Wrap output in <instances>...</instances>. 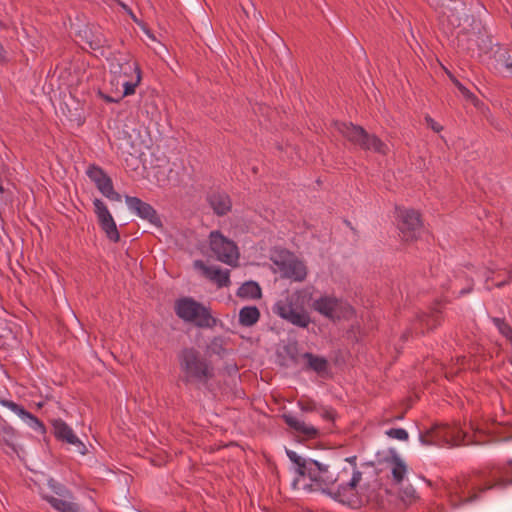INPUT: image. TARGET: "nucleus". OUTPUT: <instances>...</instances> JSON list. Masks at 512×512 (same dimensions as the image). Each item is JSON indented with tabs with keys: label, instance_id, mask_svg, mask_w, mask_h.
Listing matches in <instances>:
<instances>
[{
	"label": "nucleus",
	"instance_id": "f257e3e1",
	"mask_svg": "<svg viewBox=\"0 0 512 512\" xmlns=\"http://www.w3.org/2000/svg\"><path fill=\"white\" fill-rule=\"evenodd\" d=\"M345 462L348 466L334 473L330 471L329 465L311 460V467L307 473L312 482L310 488L328 493L336 501L353 509L365 505L383 508L384 501L380 491L363 482V473L356 466V457L346 458Z\"/></svg>",
	"mask_w": 512,
	"mask_h": 512
},
{
	"label": "nucleus",
	"instance_id": "f03ea898",
	"mask_svg": "<svg viewBox=\"0 0 512 512\" xmlns=\"http://www.w3.org/2000/svg\"><path fill=\"white\" fill-rule=\"evenodd\" d=\"M312 288L306 287L293 293H286L276 301L272 311L282 319L300 328H306L311 322L305 305L312 300Z\"/></svg>",
	"mask_w": 512,
	"mask_h": 512
},
{
	"label": "nucleus",
	"instance_id": "7ed1b4c3",
	"mask_svg": "<svg viewBox=\"0 0 512 512\" xmlns=\"http://www.w3.org/2000/svg\"><path fill=\"white\" fill-rule=\"evenodd\" d=\"M180 379L185 384H206L214 375L213 367L195 348H184L178 354Z\"/></svg>",
	"mask_w": 512,
	"mask_h": 512
},
{
	"label": "nucleus",
	"instance_id": "20e7f679",
	"mask_svg": "<svg viewBox=\"0 0 512 512\" xmlns=\"http://www.w3.org/2000/svg\"><path fill=\"white\" fill-rule=\"evenodd\" d=\"M109 70L113 76L124 79L121 83L123 92L119 94L120 98L135 93L136 87L141 82V71L129 53H113L109 58Z\"/></svg>",
	"mask_w": 512,
	"mask_h": 512
},
{
	"label": "nucleus",
	"instance_id": "39448f33",
	"mask_svg": "<svg viewBox=\"0 0 512 512\" xmlns=\"http://www.w3.org/2000/svg\"><path fill=\"white\" fill-rule=\"evenodd\" d=\"M176 315L185 322L192 323L199 328H212L216 319L209 309L191 297H183L175 302Z\"/></svg>",
	"mask_w": 512,
	"mask_h": 512
},
{
	"label": "nucleus",
	"instance_id": "423d86ee",
	"mask_svg": "<svg viewBox=\"0 0 512 512\" xmlns=\"http://www.w3.org/2000/svg\"><path fill=\"white\" fill-rule=\"evenodd\" d=\"M336 129L347 140L365 150H372L376 153L386 155L389 151L387 144L377 136L368 134L361 126L352 123L335 122Z\"/></svg>",
	"mask_w": 512,
	"mask_h": 512
},
{
	"label": "nucleus",
	"instance_id": "0eeeda50",
	"mask_svg": "<svg viewBox=\"0 0 512 512\" xmlns=\"http://www.w3.org/2000/svg\"><path fill=\"white\" fill-rule=\"evenodd\" d=\"M210 248L216 258L230 266H236L239 252L236 244L224 237L219 231H212L209 235Z\"/></svg>",
	"mask_w": 512,
	"mask_h": 512
},
{
	"label": "nucleus",
	"instance_id": "6e6552de",
	"mask_svg": "<svg viewBox=\"0 0 512 512\" xmlns=\"http://www.w3.org/2000/svg\"><path fill=\"white\" fill-rule=\"evenodd\" d=\"M312 307L315 311L333 321L342 317H346L352 313V308L350 305L335 297L327 295L315 300L312 304Z\"/></svg>",
	"mask_w": 512,
	"mask_h": 512
},
{
	"label": "nucleus",
	"instance_id": "1a4fd4ad",
	"mask_svg": "<svg viewBox=\"0 0 512 512\" xmlns=\"http://www.w3.org/2000/svg\"><path fill=\"white\" fill-rule=\"evenodd\" d=\"M398 227L404 241L415 240L422 229L419 212L414 209H400L398 211Z\"/></svg>",
	"mask_w": 512,
	"mask_h": 512
},
{
	"label": "nucleus",
	"instance_id": "9d476101",
	"mask_svg": "<svg viewBox=\"0 0 512 512\" xmlns=\"http://www.w3.org/2000/svg\"><path fill=\"white\" fill-rule=\"evenodd\" d=\"M87 175L93 181L97 189L109 200L121 202V195L114 190L112 179L99 166L90 165L87 169Z\"/></svg>",
	"mask_w": 512,
	"mask_h": 512
},
{
	"label": "nucleus",
	"instance_id": "9b49d317",
	"mask_svg": "<svg viewBox=\"0 0 512 512\" xmlns=\"http://www.w3.org/2000/svg\"><path fill=\"white\" fill-rule=\"evenodd\" d=\"M433 429L436 434V439L438 440V446L442 445H450V446H459V445H469L471 442L466 441L467 435L463 433L461 428L458 426H450L447 424L443 425H434Z\"/></svg>",
	"mask_w": 512,
	"mask_h": 512
},
{
	"label": "nucleus",
	"instance_id": "f8f14e48",
	"mask_svg": "<svg viewBox=\"0 0 512 512\" xmlns=\"http://www.w3.org/2000/svg\"><path fill=\"white\" fill-rule=\"evenodd\" d=\"M93 204L100 227L111 241L118 242L120 235L116 223L107 206L100 199H95Z\"/></svg>",
	"mask_w": 512,
	"mask_h": 512
},
{
	"label": "nucleus",
	"instance_id": "ddd939ff",
	"mask_svg": "<svg viewBox=\"0 0 512 512\" xmlns=\"http://www.w3.org/2000/svg\"><path fill=\"white\" fill-rule=\"evenodd\" d=\"M125 201L128 208L133 213H135L142 219L147 220L149 223L156 227L162 226L160 217L158 216L156 210L149 203L142 201L138 197L132 196H126Z\"/></svg>",
	"mask_w": 512,
	"mask_h": 512
},
{
	"label": "nucleus",
	"instance_id": "4468645a",
	"mask_svg": "<svg viewBox=\"0 0 512 512\" xmlns=\"http://www.w3.org/2000/svg\"><path fill=\"white\" fill-rule=\"evenodd\" d=\"M473 24V31L469 33L466 48L469 50L473 49V44H475L481 52L493 54L496 49V44H493L491 36H489L486 31H481L480 23L473 21Z\"/></svg>",
	"mask_w": 512,
	"mask_h": 512
},
{
	"label": "nucleus",
	"instance_id": "2eb2a0df",
	"mask_svg": "<svg viewBox=\"0 0 512 512\" xmlns=\"http://www.w3.org/2000/svg\"><path fill=\"white\" fill-rule=\"evenodd\" d=\"M53 433L55 437L63 442L76 446L81 454H85L86 446L74 434L72 428L61 419L52 420Z\"/></svg>",
	"mask_w": 512,
	"mask_h": 512
},
{
	"label": "nucleus",
	"instance_id": "dca6fc26",
	"mask_svg": "<svg viewBox=\"0 0 512 512\" xmlns=\"http://www.w3.org/2000/svg\"><path fill=\"white\" fill-rule=\"evenodd\" d=\"M194 267L201 270L203 275L216 283L218 287H226L230 284L229 271L222 270L217 266H207L201 260L194 261Z\"/></svg>",
	"mask_w": 512,
	"mask_h": 512
},
{
	"label": "nucleus",
	"instance_id": "f3484780",
	"mask_svg": "<svg viewBox=\"0 0 512 512\" xmlns=\"http://www.w3.org/2000/svg\"><path fill=\"white\" fill-rule=\"evenodd\" d=\"M467 487L468 483L465 480H458L456 483L450 484L447 487L450 503L454 507H459L463 504L474 502L479 498V494L477 492L472 493L468 497H463L464 490Z\"/></svg>",
	"mask_w": 512,
	"mask_h": 512
},
{
	"label": "nucleus",
	"instance_id": "a211bd4d",
	"mask_svg": "<svg viewBox=\"0 0 512 512\" xmlns=\"http://www.w3.org/2000/svg\"><path fill=\"white\" fill-rule=\"evenodd\" d=\"M279 272L283 278L302 282L307 276V267L304 262L294 256Z\"/></svg>",
	"mask_w": 512,
	"mask_h": 512
},
{
	"label": "nucleus",
	"instance_id": "6ab92c4d",
	"mask_svg": "<svg viewBox=\"0 0 512 512\" xmlns=\"http://www.w3.org/2000/svg\"><path fill=\"white\" fill-rule=\"evenodd\" d=\"M440 324V310L434 308L430 314H422L413 323L412 330L416 334H424L425 330H432Z\"/></svg>",
	"mask_w": 512,
	"mask_h": 512
},
{
	"label": "nucleus",
	"instance_id": "aec40b11",
	"mask_svg": "<svg viewBox=\"0 0 512 512\" xmlns=\"http://www.w3.org/2000/svg\"><path fill=\"white\" fill-rule=\"evenodd\" d=\"M283 419L290 428L306 439H315L319 435L318 430L314 426L308 425L294 416L284 414Z\"/></svg>",
	"mask_w": 512,
	"mask_h": 512
},
{
	"label": "nucleus",
	"instance_id": "412c9836",
	"mask_svg": "<svg viewBox=\"0 0 512 512\" xmlns=\"http://www.w3.org/2000/svg\"><path fill=\"white\" fill-rule=\"evenodd\" d=\"M495 47L496 49L492 54L495 61V68H505L509 74H512V56L509 51L500 47L498 44H496Z\"/></svg>",
	"mask_w": 512,
	"mask_h": 512
},
{
	"label": "nucleus",
	"instance_id": "4be33fe9",
	"mask_svg": "<svg viewBox=\"0 0 512 512\" xmlns=\"http://www.w3.org/2000/svg\"><path fill=\"white\" fill-rule=\"evenodd\" d=\"M443 16L447 18L450 25L455 28L461 26V16H465V21L469 20L466 14V8L463 3H458L453 8H449L447 11H443Z\"/></svg>",
	"mask_w": 512,
	"mask_h": 512
},
{
	"label": "nucleus",
	"instance_id": "5701e85b",
	"mask_svg": "<svg viewBox=\"0 0 512 512\" xmlns=\"http://www.w3.org/2000/svg\"><path fill=\"white\" fill-rule=\"evenodd\" d=\"M209 202L217 215H225L231 209V200L225 194H213L209 198Z\"/></svg>",
	"mask_w": 512,
	"mask_h": 512
},
{
	"label": "nucleus",
	"instance_id": "b1692460",
	"mask_svg": "<svg viewBox=\"0 0 512 512\" xmlns=\"http://www.w3.org/2000/svg\"><path fill=\"white\" fill-rule=\"evenodd\" d=\"M303 358L306 360V368L323 374L328 370V361L324 357L314 355L312 353H304Z\"/></svg>",
	"mask_w": 512,
	"mask_h": 512
},
{
	"label": "nucleus",
	"instance_id": "393cba45",
	"mask_svg": "<svg viewBox=\"0 0 512 512\" xmlns=\"http://www.w3.org/2000/svg\"><path fill=\"white\" fill-rule=\"evenodd\" d=\"M260 311L256 306L243 307L239 312V322L241 325L250 327L258 322Z\"/></svg>",
	"mask_w": 512,
	"mask_h": 512
},
{
	"label": "nucleus",
	"instance_id": "a878e982",
	"mask_svg": "<svg viewBox=\"0 0 512 512\" xmlns=\"http://www.w3.org/2000/svg\"><path fill=\"white\" fill-rule=\"evenodd\" d=\"M407 473V466L404 461L397 455L391 460V474L393 482L401 485Z\"/></svg>",
	"mask_w": 512,
	"mask_h": 512
},
{
	"label": "nucleus",
	"instance_id": "bb28decb",
	"mask_svg": "<svg viewBox=\"0 0 512 512\" xmlns=\"http://www.w3.org/2000/svg\"><path fill=\"white\" fill-rule=\"evenodd\" d=\"M45 499L50 505L59 512H79V506L69 501L68 498H56L54 496H46Z\"/></svg>",
	"mask_w": 512,
	"mask_h": 512
},
{
	"label": "nucleus",
	"instance_id": "cd10ccee",
	"mask_svg": "<svg viewBox=\"0 0 512 512\" xmlns=\"http://www.w3.org/2000/svg\"><path fill=\"white\" fill-rule=\"evenodd\" d=\"M295 255L283 248H274L270 253V260L277 266L278 270L282 268L291 260Z\"/></svg>",
	"mask_w": 512,
	"mask_h": 512
},
{
	"label": "nucleus",
	"instance_id": "c85d7f7f",
	"mask_svg": "<svg viewBox=\"0 0 512 512\" xmlns=\"http://www.w3.org/2000/svg\"><path fill=\"white\" fill-rule=\"evenodd\" d=\"M16 432L6 422L0 425V442L4 443L16 452Z\"/></svg>",
	"mask_w": 512,
	"mask_h": 512
},
{
	"label": "nucleus",
	"instance_id": "c756f323",
	"mask_svg": "<svg viewBox=\"0 0 512 512\" xmlns=\"http://www.w3.org/2000/svg\"><path fill=\"white\" fill-rule=\"evenodd\" d=\"M237 295L241 298L257 299L261 297V288L256 282L248 281L238 289Z\"/></svg>",
	"mask_w": 512,
	"mask_h": 512
},
{
	"label": "nucleus",
	"instance_id": "7c9ffc66",
	"mask_svg": "<svg viewBox=\"0 0 512 512\" xmlns=\"http://www.w3.org/2000/svg\"><path fill=\"white\" fill-rule=\"evenodd\" d=\"M287 456L294 464H296V471L299 474V476H307L308 470L311 467V460L306 461L305 459L297 455L296 452L291 450H287Z\"/></svg>",
	"mask_w": 512,
	"mask_h": 512
},
{
	"label": "nucleus",
	"instance_id": "2f4dec72",
	"mask_svg": "<svg viewBox=\"0 0 512 512\" xmlns=\"http://www.w3.org/2000/svg\"><path fill=\"white\" fill-rule=\"evenodd\" d=\"M226 345L227 341L223 337H214L207 346V351L211 355L223 357L226 354Z\"/></svg>",
	"mask_w": 512,
	"mask_h": 512
},
{
	"label": "nucleus",
	"instance_id": "473e14b6",
	"mask_svg": "<svg viewBox=\"0 0 512 512\" xmlns=\"http://www.w3.org/2000/svg\"><path fill=\"white\" fill-rule=\"evenodd\" d=\"M399 498L407 505H410L418 500V495L414 487L410 484L401 486L399 490Z\"/></svg>",
	"mask_w": 512,
	"mask_h": 512
},
{
	"label": "nucleus",
	"instance_id": "72a5a7b5",
	"mask_svg": "<svg viewBox=\"0 0 512 512\" xmlns=\"http://www.w3.org/2000/svg\"><path fill=\"white\" fill-rule=\"evenodd\" d=\"M123 82H124V79L113 76V78L110 81V84L113 88V92H114L115 96L112 97V96L105 95L104 99L107 102H119L120 100L123 99V98L119 97V94H121L123 92V87L121 86V83H123Z\"/></svg>",
	"mask_w": 512,
	"mask_h": 512
},
{
	"label": "nucleus",
	"instance_id": "f704fd0d",
	"mask_svg": "<svg viewBox=\"0 0 512 512\" xmlns=\"http://www.w3.org/2000/svg\"><path fill=\"white\" fill-rule=\"evenodd\" d=\"M419 440L423 445H426V446H432V445L438 446V440L436 439V434H435L433 427H431L430 429H428L425 432H421L419 435Z\"/></svg>",
	"mask_w": 512,
	"mask_h": 512
},
{
	"label": "nucleus",
	"instance_id": "c9c22d12",
	"mask_svg": "<svg viewBox=\"0 0 512 512\" xmlns=\"http://www.w3.org/2000/svg\"><path fill=\"white\" fill-rule=\"evenodd\" d=\"M493 323L499 332L512 343V327L500 318H493Z\"/></svg>",
	"mask_w": 512,
	"mask_h": 512
},
{
	"label": "nucleus",
	"instance_id": "e433bc0d",
	"mask_svg": "<svg viewBox=\"0 0 512 512\" xmlns=\"http://www.w3.org/2000/svg\"><path fill=\"white\" fill-rule=\"evenodd\" d=\"M0 404L9 408L11 411L19 415L21 418H23L24 415H28V411H26L22 406L18 405L13 401L0 398Z\"/></svg>",
	"mask_w": 512,
	"mask_h": 512
},
{
	"label": "nucleus",
	"instance_id": "4c0bfd02",
	"mask_svg": "<svg viewBox=\"0 0 512 512\" xmlns=\"http://www.w3.org/2000/svg\"><path fill=\"white\" fill-rule=\"evenodd\" d=\"M454 85L458 88V90L460 91V93L463 95V97L472 102L475 106L478 105V99L477 97L471 92L469 91L465 86H463L458 80H454Z\"/></svg>",
	"mask_w": 512,
	"mask_h": 512
},
{
	"label": "nucleus",
	"instance_id": "58836bf2",
	"mask_svg": "<svg viewBox=\"0 0 512 512\" xmlns=\"http://www.w3.org/2000/svg\"><path fill=\"white\" fill-rule=\"evenodd\" d=\"M510 484H512V479H510V480H506V479L500 478V479H498V480H497L495 483H493V484H488V485H486V486L479 487V488H478V492H479V493H483V492H485V491H487V490H490V489H492V488H494V487L505 488L506 486H508V485H510Z\"/></svg>",
	"mask_w": 512,
	"mask_h": 512
},
{
	"label": "nucleus",
	"instance_id": "ea45409f",
	"mask_svg": "<svg viewBox=\"0 0 512 512\" xmlns=\"http://www.w3.org/2000/svg\"><path fill=\"white\" fill-rule=\"evenodd\" d=\"M386 434L398 440L406 441L408 439V433L405 429L402 428H392L386 432Z\"/></svg>",
	"mask_w": 512,
	"mask_h": 512
},
{
	"label": "nucleus",
	"instance_id": "a19ab883",
	"mask_svg": "<svg viewBox=\"0 0 512 512\" xmlns=\"http://www.w3.org/2000/svg\"><path fill=\"white\" fill-rule=\"evenodd\" d=\"M23 419H29L30 420V425L35 429V430H38L40 431L41 433H44L45 432V427L44 425L39 421L38 418H36L35 416H33L31 413L28 412V415H24L23 416Z\"/></svg>",
	"mask_w": 512,
	"mask_h": 512
},
{
	"label": "nucleus",
	"instance_id": "79ce46f5",
	"mask_svg": "<svg viewBox=\"0 0 512 512\" xmlns=\"http://www.w3.org/2000/svg\"><path fill=\"white\" fill-rule=\"evenodd\" d=\"M50 486L53 488L55 493L62 498H70V493L64 486L55 483L53 480L50 481Z\"/></svg>",
	"mask_w": 512,
	"mask_h": 512
},
{
	"label": "nucleus",
	"instance_id": "37998d69",
	"mask_svg": "<svg viewBox=\"0 0 512 512\" xmlns=\"http://www.w3.org/2000/svg\"><path fill=\"white\" fill-rule=\"evenodd\" d=\"M300 408L302 411L310 412L316 410V404L313 401H300Z\"/></svg>",
	"mask_w": 512,
	"mask_h": 512
},
{
	"label": "nucleus",
	"instance_id": "c03bdc74",
	"mask_svg": "<svg viewBox=\"0 0 512 512\" xmlns=\"http://www.w3.org/2000/svg\"><path fill=\"white\" fill-rule=\"evenodd\" d=\"M427 125L435 132H440L443 128L437 122H435L430 116L425 117Z\"/></svg>",
	"mask_w": 512,
	"mask_h": 512
},
{
	"label": "nucleus",
	"instance_id": "a18cd8bd",
	"mask_svg": "<svg viewBox=\"0 0 512 512\" xmlns=\"http://www.w3.org/2000/svg\"><path fill=\"white\" fill-rule=\"evenodd\" d=\"M116 2L118 3V5H120L130 15V17L132 18V20L134 22L138 23V19L136 18V16L132 12V10L125 3H123L120 0H116Z\"/></svg>",
	"mask_w": 512,
	"mask_h": 512
},
{
	"label": "nucleus",
	"instance_id": "49530a36",
	"mask_svg": "<svg viewBox=\"0 0 512 512\" xmlns=\"http://www.w3.org/2000/svg\"><path fill=\"white\" fill-rule=\"evenodd\" d=\"M500 473L504 475L512 474V460L508 462L507 467H503L500 469Z\"/></svg>",
	"mask_w": 512,
	"mask_h": 512
},
{
	"label": "nucleus",
	"instance_id": "de8ad7c7",
	"mask_svg": "<svg viewBox=\"0 0 512 512\" xmlns=\"http://www.w3.org/2000/svg\"><path fill=\"white\" fill-rule=\"evenodd\" d=\"M322 417L324 419L329 420V421H333L334 420V413L331 410H324L323 413H322Z\"/></svg>",
	"mask_w": 512,
	"mask_h": 512
},
{
	"label": "nucleus",
	"instance_id": "09e8293b",
	"mask_svg": "<svg viewBox=\"0 0 512 512\" xmlns=\"http://www.w3.org/2000/svg\"><path fill=\"white\" fill-rule=\"evenodd\" d=\"M463 30H465V28ZM465 35H466V33L464 31H461L457 35L459 43H462L463 45H464V42H465Z\"/></svg>",
	"mask_w": 512,
	"mask_h": 512
},
{
	"label": "nucleus",
	"instance_id": "8fccbe9b",
	"mask_svg": "<svg viewBox=\"0 0 512 512\" xmlns=\"http://www.w3.org/2000/svg\"><path fill=\"white\" fill-rule=\"evenodd\" d=\"M507 283H508V281H506V280L500 281V282L496 283V287L501 288L504 285H506Z\"/></svg>",
	"mask_w": 512,
	"mask_h": 512
},
{
	"label": "nucleus",
	"instance_id": "3c124183",
	"mask_svg": "<svg viewBox=\"0 0 512 512\" xmlns=\"http://www.w3.org/2000/svg\"><path fill=\"white\" fill-rule=\"evenodd\" d=\"M472 289V286L470 285L467 289H461L459 291L460 294H465V293H469Z\"/></svg>",
	"mask_w": 512,
	"mask_h": 512
},
{
	"label": "nucleus",
	"instance_id": "603ef678",
	"mask_svg": "<svg viewBox=\"0 0 512 512\" xmlns=\"http://www.w3.org/2000/svg\"><path fill=\"white\" fill-rule=\"evenodd\" d=\"M449 78L454 83V80H457L451 73H448Z\"/></svg>",
	"mask_w": 512,
	"mask_h": 512
},
{
	"label": "nucleus",
	"instance_id": "864d4df0",
	"mask_svg": "<svg viewBox=\"0 0 512 512\" xmlns=\"http://www.w3.org/2000/svg\"><path fill=\"white\" fill-rule=\"evenodd\" d=\"M449 78L454 83V80H457L451 73H448Z\"/></svg>",
	"mask_w": 512,
	"mask_h": 512
},
{
	"label": "nucleus",
	"instance_id": "5fc2aeb1",
	"mask_svg": "<svg viewBox=\"0 0 512 512\" xmlns=\"http://www.w3.org/2000/svg\"><path fill=\"white\" fill-rule=\"evenodd\" d=\"M465 359H466V357L462 356V357L458 358V361H461V364H464Z\"/></svg>",
	"mask_w": 512,
	"mask_h": 512
},
{
	"label": "nucleus",
	"instance_id": "6e6d98bb",
	"mask_svg": "<svg viewBox=\"0 0 512 512\" xmlns=\"http://www.w3.org/2000/svg\"><path fill=\"white\" fill-rule=\"evenodd\" d=\"M510 437H503V438H500L499 440H508Z\"/></svg>",
	"mask_w": 512,
	"mask_h": 512
},
{
	"label": "nucleus",
	"instance_id": "4d7b16f0",
	"mask_svg": "<svg viewBox=\"0 0 512 512\" xmlns=\"http://www.w3.org/2000/svg\"><path fill=\"white\" fill-rule=\"evenodd\" d=\"M4 191L3 187L0 185V192L2 193Z\"/></svg>",
	"mask_w": 512,
	"mask_h": 512
},
{
	"label": "nucleus",
	"instance_id": "13d9d810",
	"mask_svg": "<svg viewBox=\"0 0 512 512\" xmlns=\"http://www.w3.org/2000/svg\"><path fill=\"white\" fill-rule=\"evenodd\" d=\"M512 278V272H509V279Z\"/></svg>",
	"mask_w": 512,
	"mask_h": 512
},
{
	"label": "nucleus",
	"instance_id": "bf43d9fd",
	"mask_svg": "<svg viewBox=\"0 0 512 512\" xmlns=\"http://www.w3.org/2000/svg\"><path fill=\"white\" fill-rule=\"evenodd\" d=\"M3 27V24L0 22V28Z\"/></svg>",
	"mask_w": 512,
	"mask_h": 512
}]
</instances>
